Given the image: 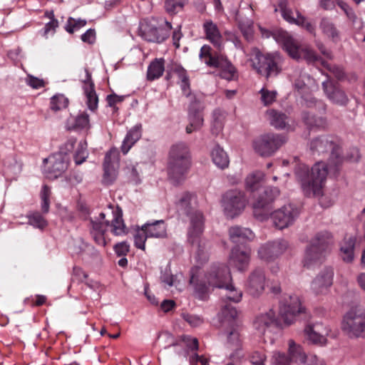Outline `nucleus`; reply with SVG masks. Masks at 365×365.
I'll return each instance as SVG.
<instances>
[{"instance_id": "obj_23", "label": "nucleus", "mask_w": 365, "mask_h": 365, "mask_svg": "<svg viewBox=\"0 0 365 365\" xmlns=\"http://www.w3.org/2000/svg\"><path fill=\"white\" fill-rule=\"evenodd\" d=\"M265 280L264 271L259 268L255 269L250 273L247 279V292L253 297H258L264 289Z\"/></svg>"}, {"instance_id": "obj_9", "label": "nucleus", "mask_w": 365, "mask_h": 365, "mask_svg": "<svg viewBox=\"0 0 365 365\" xmlns=\"http://www.w3.org/2000/svg\"><path fill=\"white\" fill-rule=\"evenodd\" d=\"M279 195V190L275 187H267L252 204L253 215L259 221L269 219L272 210V204Z\"/></svg>"}, {"instance_id": "obj_34", "label": "nucleus", "mask_w": 365, "mask_h": 365, "mask_svg": "<svg viewBox=\"0 0 365 365\" xmlns=\"http://www.w3.org/2000/svg\"><path fill=\"white\" fill-rule=\"evenodd\" d=\"M356 238L353 236H345L340 247L341 257L346 262H351L354 258V247Z\"/></svg>"}, {"instance_id": "obj_14", "label": "nucleus", "mask_w": 365, "mask_h": 365, "mask_svg": "<svg viewBox=\"0 0 365 365\" xmlns=\"http://www.w3.org/2000/svg\"><path fill=\"white\" fill-rule=\"evenodd\" d=\"M299 215V210L292 204H287L271 212L276 227L282 230L292 225Z\"/></svg>"}, {"instance_id": "obj_57", "label": "nucleus", "mask_w": 365, "mask_h": 365, "mask_svg": "<svg viewBox=\"0 0 365 365\" xmlns=\"http://www.w3.org/2000/svg\"><path fill=\"white\" fill-rule=\"evenodd\" d=\"M322 64L326 67L327 70H329L338 80L341 81L344 79L345 73L342 68L336 65L329 64L324 61H322Z\"/></svg>"}, {"instance_id": "obj_48", "label": "nucleus", "mask_w": 365, "mask_h": 365, "mask_svg": "<svg viewBox=\"0 0 365 365\" xmlns=\"http://www.w3.org/2000/svg\"><path fill=\"white\" fill-rule=\"evenodd\" d=\"M28 219L29 225L39 229H43L48 225L47 221L38 212H34L28 215Z\"/></svg>"}, {"instance_id": "obj_19", "label": "nucleus", "mask_w": 365, "mask_h": 365, "mask_svg": "<svg viewBox=\"0 0 365 365\" xmlns=\"http://www.w3.org/2000/svg\"><path fill=\"white\" fill-rule=\"evenodd\" d=\"M322 88L327 97L334 104L345 106L349 98L337 83L333 82L329 77L322 83Z\"/></svg>"}, {"instance_id": "obj_16", "label": "nucleus", "mask_w": 365, "mask_h": 365, "mask_svg": "<svg viewBox=\"0 0 365 365\" xmlns=\"http://www.w3.org/2000/svg\"><path fill=\"white\" fill-rule=\"evenodd\" d=\"M303 311L304 308L299 297L296 295L289 296L279 307V317L284 324L290 325L295 320L297 315Z\"/></svg>"}, {"instance_id": "obj_35", "label": "nucleus", "mask_w": 365, "mask_h": 365, "mask_svg": "<svg viewBox=\"0 0 365 365\" xmlns=\"http://www.w3.org/2000/svg\"><path fill=\"white\" fill-rule=\"evenodd\" d=\"M237 315L236 309L230 304H225L222 307L220 314L222 327H230L233 324H239L236 319Z\"/></svg>"}, {"instance_id": "obj_42", "label": "nucleus", "mask_w": 365, "mask_h": 365, "mask_svg": "<svg viewBox=\"0 0 365 365\" xmlns=\"http://www.w3.org/2000/svg\"><path fill=\"white\" fill-rule=\"evenodd\" d=\"M289 354L292 361L300 363L306 362V355L302 347L297 346L292 339L289 341Z\"/></svg>"}, {"instance_id": "obj_3", "label": "nucleus", "mask_w": 365, "mask_h": 365, "mask_svg": "<svg viewBox=\"0 0 365 365\" xmlns=\"http://www.w3.org/2000/svg\"><path fill=\"white\" fill-rule=\"evenodd\" d=\"M205 279L209 286L225 289L227 293L222 297L223 301L239 302L242 292L237 291L232 283V277L227 266L223 264L212 265L205 274Z\"/></svg>"}, {"instance_id": "obj_60", "label": "nucleus", "mask_w": 365, "mask_h": 365, "mask_svg": "<svg viewBox=\"0 0 365 365\" xmlns=\"http://www.w3.org/2000/svg\"><path fill=\"white\" fill-rule=\"evenodd\" d=\"M190 283L194 284L195 292L200 295L204 294L207 290V286L205 282L198 283L193 274L190 277Z\"/></svg>"}, {"instance_id": "obj_17", "label": "nucleus", "mask_w": 365, "mask_h": 365, "mask_svg": "<svg viewBox=\"0 0 365 365\" xmlns=\"http://www.w3.org/2000/svg\"><path fill=\"white\" fill-rule=\"evenodd\" d=\"M224 335L226 337L225 348L230 351V357L238 356V351L242 348V340L240 333V325L233 324L232 326L223 327Z\"/></svg>"}, {"instance_id": "obj_44", "label": "nucleus", "mask_w": 365, "mask_h": 365, "mask_svg": "<svg viewBox=\"0 0 365 365\" xmlns=\"http://www.w3.org/2000/svg\"><path fill=\"white\" fill-rule=\"evenodd\" d=\"M187 0H165V9L171 14L174 15L183 9Z\"/></svg>"}, {"instance_id": "obj_13", "label": "nucleus", "mask_w": 365, "mask_h": 365, "mask_svg": "<svg viewBox=\"0 0 365 365\" xmlns=\"http://www.w3.org/2000/svg\"><path fill=\"white\" fill-rule=\"evenodd\" d=\"M204 230V221L200 214L192 218V226L188 232V242L197 248L198 255L204 253L209 247L208 242L202 237Z\"/></svg>"}, {"instance_id": "obj_11", "label": "nucleus", "mask_w": 365, "mask_h": 365, "mask_svg": "<svg viewBox=\"0 0 365 365\" xmlns=\"http://www.w3.org/2000/svg\"><path fill=\"white\" fill-rule=\"evenodd\" d=\"M166 226L163 220L147 222L136 230L134 242L136 247L145 250V242L148 237H165Z\"/></svg>"}, {"instance_id": "obj_30", "label": "nucleus", "mask_w": 365, "mask_h": 365, "mask_svg": "<svg viewBox=\"0 0 365 365\" xmlns=\"http://www.w3.org/2000/svg\"><path fill=\"white\" fill-rule=\"evenodd\" d=\"M334 272L331 268H325L312 282V289L317 293H322L332 284Z\"/></svg>"}, {"instance_id": "obj_47", "label": "nucleus", "mask_w": 365, "mask_h": 365, "mask_svg": "<svg viewBox=\"0 0 365 365\" xmlns=\"http://www.w3.org/2000/svg\"><path fill=\"white\" fill-rule=\"evenodd\" d=\"M90 123H89V116L86 113H82L78 115L75 120L74 123L71 126L72 129L75 130H83V129H89Z\"/></svg>"}, {"instance_id": "obj_12", "label": "nucleus", "mask_w": 365, "mask_h": 365, "mask_svg": "<svg viewBox=\"0 0 365 365\" xmlns=\"http://www.w3.org/2000/svg\"><path fill=\"white\" fill-rule=\"evenodd\" d=\"M247 200L245 193L238 190H230L222 197V207L225 214L233 218L245 209Z\"/></svg>"}, {"instance_id": "obj_58", "label": "nucleus", "mask_w": 365, "mask_h": 365, "mask_svg": "<svg viewBox=\"0 0 365 365\" xmlns=\"http://www.w3.org/2000/svg\"><path fill=\"white\" fill-rule=\"evenodd\" d=\"M262 95V101L264 105H269L275 101L277 93L275 91H269L264 88L260 91Z\"/></svg>"}, {"instance_id": "obj_1", "label": "nucleus", "mask_w": 365, "mask_h": 365, "mask_svg": "<svg viewBox=\"0 0 365 365\" xmlns=\"http://www.w3.org/2000/svg\"><path fill=\"white\" fill-rule=\"evenodd\" d=\"M310 150L313 155H321L331 152L328 165L318 162L314 165L311 171L309 166L302 164L295 168V175L300 182L304 194L307 197L319 196L322 194L323 183L328 174V166L336 170L341 164L340 147L334 138L330 135H321L310 142Z\"/></svg>"}, {"instance_id": "obj_45", "label": "nucleus", "mask_w": 365, "mask_h": 365, "mask_svg": "<svg viewBox=\"0 0 365 365\" xmlns=\"http://www.w3.org/2000/svg\"><path fill=\"white\" fill-rule=\"evenodd\" d=\"M236 20L238 22V26L242 33L243 36L247 41H250L252 38V21L250 20L242 21L240 19V16L238 14L236 15Z\"/></svg>"}, {"instance_id": "obj_46", "label": "nucleus", "mask_w": 365, "mask_h": 365, "mask_svg": "<svg viewBox=\"0 0 365 365\" xmlns=\"http://www.w3.org/2000/svg\"><path fill=\"white\" fill-rule=\"evenodd\" d=\"M68 100L63 95L58 94L53 96L51 99L50 108L56 112L68 106Z\"/></svg>"}, {"instance_id": "obj_51", "label": "nucleus", "mask_w": 365, "mask_h": 365, "mask_svg": "<svg viewBox=\"0 0 365 365\" xmlns=\"http://www.w3.org/2000/svg\"><path fill=\"white\" fill-rule=\"evenodd\" d=\"M295 14L297 15V21H299V24H295V25L305 29L309 34L315 36V26L312 22L307 21V18L303 16L298 10L295 11Z\"/></svg>"}, {"instance_id": "obj_32", "label": "nucleus", "mask_w": 365, "mask_h": 365, "mask_svg": "<svg viewBox=\"0 0 365 365\" xmlns=\"http://www.w3.org/2000/svg\"><path fill=\"white\" fill-rule=\"evenodd\" d=\"M302 120L309 128L325 129L328 126L327 118L317 115L313 111L303 112Z\"/></svg>"}, {"instance_id": "obj_15", "label": "nucleus", "mask_w": 365, "mask_h": 365, "mask_svg": "<svg viewBox=\"0 0 365 365\" xmlns=\"http://www.w3.org/2000/svg\"><path fill=\"white\" fill-rule=\"evenodd\" d=\"M120 153L117 148H111L105 156L103 163V183L105 185L112 184L117 178L118 170L119 168Z\"/></svg>"}, {"instance_id": "obj_2", "label": "nucleus", "mask_w": 365, "mask_h": 365, "mask_svg": "<svg viewBox=\"0 0 365 365\" xmlns=\"http://www.w3.org/2000/svg\"><path fill=\"white\" fill-rule=\"evenodd\" d=\"M191 165V157L187 145L178 143L171 146L168 158V175L171 182L178 185L185 178Z\"/></svg>"}, {"instance_id": "obj_61", "label": "nucleus", "mask_w": 365, "mask_h": 365, "mask_svg": "<svg viewBox=\"0 0 365 365\" xmlns=\"http://www.w3.org/2000/svg\"><path fill=\"white\" fill-rule=\"evenodd\" d=\"M160 279L162 282L167 284L168 286H178V282L176 281V277L165 270L161 275Z\"/></svg>"}, {"instance_id": "obj_8", "label": "nucleus", "mask_w": 365, "mask_h": 365, "mask_svg": "<svg viewBox=\"0 0 365 365\" xmlns=\"http://www.w3.org/2000/svg\"><path fill=\"white\" fill-rule=\"evenodd\" d=\"M341 329L349 337H365V309L349 311L343 318Z\"/></svg>"}, {"instance_id": "obj_5", "label": "nucleus", "mask_w": 365, "mask_h": 365, "mask_svg": "<svg viewBox=\"0 0 365 365\" xmlns=\"http://www.w3.org/2000/svg\"><path fill=\"white\" fill-rule=\"evenodd\" d=\"M249 56L252 68L267 79L275 77L281 73V59L279 56L263 54L256 47L251 49Z\"/></svg>"}, {"instance_id": "obj_33", "label": "nucleus", "mask_w": 365, "mask_h": 365, "mask_svg": "<svg viewBox=\"0 0 365 365\" xmlns=\"http://www.w3.org/2000/svg\"><path fill=\"white\" fill-rule=\"evenodd\" d=\"M142 125H135L127 133L121 145V151L123 154L128 153L132 146L141 138Z\"/></svg>"}, {"instance_id": "obj_4", "label": "nucleus", "mask_w": 365, "mask_h": 365, "mask_svg": "<svg viewBox=\"0 0 365 365\" xmlns=\"http://www.w3.org/2000/svg\"><path fill=\"white\" fill-rule=\"evenodd\" d=\"M333 243V235L331 232L324 230L316 233L307 248L304 266L309 267L313 264L321 262L330 252Z\"/></svg>"}, {"instance_id": "obj_55", "label": "nucleus", "mask_w": 365, "mask_h": 365, "mask_svg": "<svg viewBox=\"0 0 365 365\" xmlns=\"http://www.w3.org/2000/svg\"><path fill=\"white\" fill-rule=\"evenodd\" d=\"M305 333L307 339L313 344H323L325 341L324 336L317 333L312 326H309L305 329Z\"/></svg>"}, {"instance_id": "obj_40", "label": "nucleus", "mask_w": 365, "mask_h": 365, "mask_svg": "<svg viewBox=\"0 0 365 365\" xmlns=\"http://www.w3.org/2000/svg\"><path fill=\"white\" fill-rule=\"evenodd\" d=\"M204 28L207 38L216 47L221 46L222 37L217 26L212 21L204 24Z\"/></svg>"}, {"instance_id": "obj_28", "label": "nucleus", "mask_w": 365, "mask_h": 365, "mask_svg": "<svg viewBox=\"0 0 365 365\" xmlns=\"http://www.w3.org/2000/svg\"><path fill=\"white\" fill-rule=\"evenodd\" d=\"M274 324H277V319L272 309L258 315L254 321L255 329L260 335H264Z\"/></svg>"}, {"instance_id": "obj_56", "label": "nucleus", "mask_w": 365, "mask_h": 365, "mask_svg": "<svg viewBox=\"0 0 365 365\" xmlns=\"http://www.w3.org/2000/svg\"><path fill=\"white\" fill-rule=\"evenodd\" d=\"M51 195L50 187L47 185H43L41 192V197L42 200L41 210L42 212L46 214L49 211L50 200L49 197Z\"/></svg>"}, {"instance_id": "obj_59", "label": "nucleus", "mask_w": 365, "mask_h": 365, "mask_svg": "<svg viewBox=\"0 0 365 365\" xmlns=\"http://www.w3.org/2000/svg\"><path fill=\"white\" fill-rule=\"evenodd\" d=\"M250 359L253 365H264L266 356L263 352L256 351L252 353Z\"/></svg>"}, {"instance_id": "obj_52", "label": "nucleus", "mask_w": 365, "mask_h": 365, "mask_svg": "<svg viewBox=\"0 0 365 365\" xmlns=\"http://www.w3.org/2000/svg\"><path fill=\"white\" fill-rule=\"evenodd\" d=\"M87 144L84 142H80L78 148L74 155V160L76 165H80L86 160L88 157L86 150Z\"/></svg>"}, {"instance_id": "obj_36", "label": "nucleus", "mask_w": 365, "mask_h": 365, "mask_svg": "<svg viewBox=\"0 0 365 365\" xmlns=\"http://www.w3.org/2000/svg\"><path fill=\"white\" fill-rule=\"evenodd\" d=\"M319 29L322 34L332 41H336L339 37V31L335 24L328 17H322L319 22Z\"/></svg>"}, {"instance_id": "obj_20", "label": "nucleus", "mask_w": 365, "mask_h": 365, "mask_svg": "<svg viewBox=\"0 0 365 365\" xmlns=\"http://www.w3.org/2000/svg\"><path fill=\"white\" fill-rule=\"evenodd\" d=\"M91 227L90 233L95 242L101 247H105L106 241L105 239V233L107 227H109L110 220L106 219L105 212H101L98 220H90Z\"/></svg>"}, {"instance_id": "obj_64", "label": "nucleus", "mask_w": 365, "mask_h": 365, "mask_svg": "<svg viewBox=\"0 0 365 365\" xmlns=\"http://www.w3.org/2000/svg\"><path fill=\"white\" fill-rule=\"evenodd\" d=\"M26 82L31 87L36 89L42 88L45 86V82L43 79H40L31 75L28 76Z\"/></svg>"}, {"instance_id": "obj_38", "label": "nucleus", "mask_w": 365, "mask_h": 365, "mask_svg": "<svg viewBox=\"0 0 365 365\" xmlns=\"http://www.w3.org/2000/svg\"><path fill=\"white\" fill-rule=\"evenodd\" d=\"M279 10L282 18L291 24H299L297 21V15L296 17L294 16V12L292 9L289 6L288 0H278L277 6L274 8V12H277Z\"/></svg>"}, {"instance_id": "obj_26", "label": "nucleus", "mask_w": 365, "mask_h": 365, "mask_svg": "<svg viewBox=\"0 0 365 365\" xmlns=\"http://www.w3.org/2000/svg\"><path fill=\"white\" fill-rule=\"evenodd\" d=\"M206 64L210 67L220 69V76L227 81L233 80L236 76L235 67L225 57L220 56L217 59H210Z\"/></svg>"}, {"instance_id": "obj_10", "label": "nucleus", "mask_w": 365, "mask_h": 365, "mask_svg": "<svg viewBox=\"0 0 365 365\" xmlns=\"http://www.w3.org/2000/svg\"><path fill=\"white\" fill-rule=\"evenodd\" d=\"M286 142L287 138L282 135L266 133L253 141V148L261 156H270Z\"/></svg>"}, {"instance_id": "obj_50", "label": "nucleus", "mask_w": 365, "mask_h": 365, "mask_svg": "<svg viewBox=\"0 0 365 365\" xmlns=\"http://www.w3.org/2000/svg\"><path fill=\"white\" fill-rule=\"evenodd\" d=\"M158 339L160 340V345L164 349L179 345L178 341L168 331L160 333L158 336Z\"/></svg>"}, {"instance_id": "obj_25", "label": "nucleus", "mask_w": 365, "mask_h": 365, "mask_svg": "<svg viewBox=\"0 0 365 365\" xmlns=\"http://www.w3.org/2000/svg\"><path fill=\"white\" fill-rule=\"evenodd\" d=\"M109 210L106 215V219L110 220L109 226L111 232L115 235H121L127 233V228L123 220L122 210L118 207L115 210L112 205H108Z\"/></svg>"}, {"instance_id": "obj_53", "label": "nucleus", "mask_w": 365, "mask_h": 365, "mask_svg": "<svg viewBox=\"0 0 365 365\" xmlns=\"http://www.w3.org/2000/svg\"><path fill=\"white\" fill-rule=\"evenodd\" d=\"M336 5L344 12L346 17L353 24L357 20V16L353 9L343 0H336Z\"/></svg>"}, {"instance_id": "obj_24", "label": "nucleus", "mask_w": 365, "mask_h": 365, "mask_svg": "<svg viewBox=\"0 0 365 365\" xmlns=\"http://www.w3.org/2000/svg\"><path fill=\"white\" fill-rule=\"evenodd\" d=\"M195 195L190 192L183 193L177 203L178 210L190 217V226H192V218L198 214L201 215L202 220L204 221L202 213L195 209Z\"/></svg>"}, {"instance_id": "obj_29", "label": "nucleus", "mask_w": 365, "mask_h": 365, "mask_svg": "<svg viewBox=\"0 0 365 365\" xmlns=\"http://www.w3.org/2000/svg\"><path fill=\"white\" fill-rule=\"evenodd\" d=\"M250 255L251 250L250 249L240 250L238 247H234L230 255V264L237 267L238 270H244L249 265Z\"/></svg>"}, {"instance_id": "obj_31", "label": "nucleus", "mask_w": 365, "mask_h": 365, "mask_svg": "<svg viewBox=\"0 0 365 365\" xmlns=\"http://www.w3.org/2000/svg\"><path fill=\"white\" fill-rule=\"evenodd\" d=\"M228 234L230 240L235 244H243L247 241H251L255 237L250 229L237 225L230 227Z\"/></svg>"}, {"instance_id": "obj_37", "label": "nucleus", "mask_w": 365, "mask_h": 365, "mask_svg": "<svg viewBox=\"0 0 365 365\" xmlns=\"http://www.w3.org/2000/svg\"><path fill=\"white\" fill-rule=\"evenodd\" d=\"M165 71V60L163 58H155L148 66L147 71V79L154 81L159 78Z\"/></svg>"}, {"instance_id": "obj_54", "label": "nucleus", "mask_w": 365, "mask_h": 365, "mask_svg": "<svg viewBox=\"0 0 365 365\" xmlns=\"http://www.w3.org/2000/svg\"><path fill=\"white\" fill-rule=\"evenodd\" d=\"M86 24V21L84 19H76L72 17H69L66 25V30L69 34H73L74 30H77L83 27Z\"/></svg>"}, {"instance_id": "obj_63", "label": "nucleus", "mask_w": 365, "mask_h": 365, "mask_svg": "<svg viewBox=\"0 0 365 365\" xmlns=\"http://www.w3.org/2000/svg\"><path fill=\"white\" fill-rule=\"evenodd\" d=\"M171 71L175 73L178 78L182 81H186L188 78L186 70L182 68L180 65L174 64L171 68Z\"/></svg>"}, {"instance_id": "obj_18", "label": "nucleus", "mask_w": 365, "mask_h": 365, "mask_svg": "<svg viewBox=\"0 0 365 365\" xmlns=\"http://www.w3.org/2000/svg\"><path fill=\"white\" fill-rule=\"evenodd\" d=\"M49 163L50 166L46 170L47 178L54 180L61 176L68 168V160L61 153H56L43 160Z\"/></svg>"}, {"instance_id": "obj_62", "label": "nucleus", "mask_w": 365, "mask_h": 365, "mask_svg": "<svg viewBox=\"0 0 365 365\" xmlns=\"http://www.w3.org/2000/svg\"><path fill=\"white\" fill-rule=\"evenodd\" d=\"M211 48L209 46L205 45L200 49V58H205V63L207 61H210V59H217L219 58L221 56H213L211 54Z\"/></svg>"}, {"instance_id": "obj_39", "label": "nucleus", "mask_w": 365, "mask_h": 365, "mask_svg": "<svg viewBox=\"0 0 365 365\" xmlns=\"http://www.w3.org/2000/svg\"><path fill=\"white\" fill-rule=\"evenodd\" d=\"M213 163L220 168L224 169L229 165V158L226 152L218 145H216L211 153Z\"/></svg>"}, {"instance_id": "obj_21", "label": "nucleus", "mask_w": 365, "mask_h": 365, "mask_svg": "<svg viewBox=\"0 0 365 365\" xmlns=\"http://www.w3.org/2000/svg\"><path fill=\"white\" fill-rule=\"evenodd\" d=\"M288 245V242L284 240L268 242L259 249V257L267 262L272 261L281 255L287 249Z\"/></svg>"}, {"instance_id": "obj_43", "label": "nucleus", "mask_w": 365, "mask_h": 365, "mask_svg": "<svg viewBox=\"0 0 365 365\" xmlns=\"http://www.w3.org/2000/svg\"><path fill=\"white\" fill-rule=\"evenodd\" d=\"M264 174L261 171H255L247 175L245 179L246 187L252 191L257 188L259 184L262 181Z\"/></svg>"}, {"instance_id": "obj_41", "label": "nucleus", "mask_w": 365, "mask_h": 365, "mask_svg": "<svg viewBox=\"0 0 365 365\" xmlns=\"http://www.w3.org/2000/svg\"><path fill=\"white\" fill-rule=\"evenodd\" d=\"M267 115L272 126L277 129H282L286 127L287 115L281 112L275 110H269L267 111Z\"/></svg>"}, {"instance_id": "obj_7", "label": "nucleus", "mask_w": 365, "mask_h": 365, "mask_svg": "<svg viewBox=\"0 0 365 365\" xmlns=\"http://www.w3.org/2000/svg\"><path fill=\"white\" fill-rule=\"evenodd\" d=\"M275 38L278 42L283 44V48L294 59L299 60L303 58L308 63L322 62V61L316 52L310 48H300L294 39L289 36L286 32H279V34L275 36Z\"/></svg>"}, {"instance_id": "obj_27", "label": "nucleus", "mask_w": 365, "mask_h": 365, "mask_svg": "<svg viewBox=\"0 0 365 365\" xmlns=\"http://www.w3.org/2000/svg\"><path fill=\"white\" fill-rule=\"evenodd\" d=\"M86 78L82 80L83 91L87 98V106L91 110H95L98 107V98L94 89V83L91 78V74L88 68L84 69Z\"/></svg>"}, {"instance_id": "obj_49", "label": "nucleus", "mask_w": 365, "mask_h": 365, "mask_svg": "<svg viewBox=\"0 0 365 365\" xmlns=\"http://www.w3.org/2000/svg\"><path fill=\"white\" fill-rule=\"evenodd\" d=\"M212 132L217 135L223 128L225 115L220 110H215L213 113Z\"/></svg>"}, {"instance_id": "obj_6", "label": "nucleus", "mask_w": 365, "mask_h": 365, "mask_svg": "<svg viewBox=\"0 0 365 365\" xmlns=\"http://www.w3.org/2000/svg\"><path fill=\"white\" fill-rule=\"evenodd\" d=\"M172 29L170 22L160 24L157 19L144 20L140 25L139 34L146 41L161 43L167 39Z\"/></svg>"}, {"instance_id": "obj_22", "label": "nucleus", "mask_w": 365, "mask_h": 365, "mask_svg": "<svg viewBox=\"0 0 365 365\" xmlns=\"http://www.w3.org/2000/svg\"><path fill=\"white\" fill-rule=\"evenodd\" d=\"M203 107L200 102L195 99L190 104L188 111L189 124L186 126V133L190 134L199 130L203 125Z\"/></svg>"}]
</instances>
